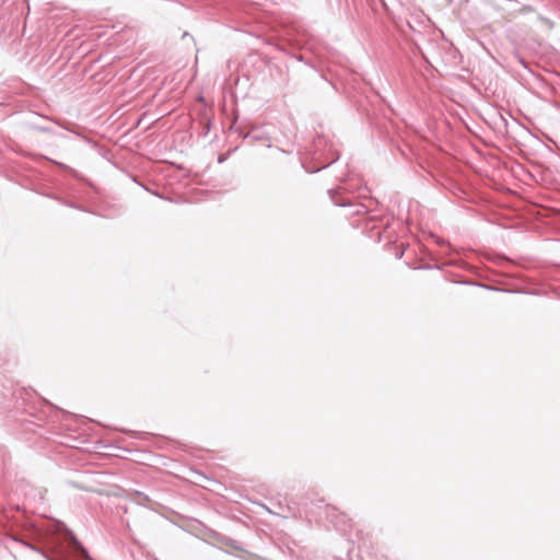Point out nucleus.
<instances>
[{
    "label": "nucleus",
    "instance_id": "nucleus-1",
    "mask_svg": "<svg viewBox=\"0 0 560 560\" xmlns=\"http://www.w3.org/2000/svg\"><path fill=\"white\" fill-rule=\"evenodd\" d=\"M75 544L78 545V547H79V549H80L81 553H82L84 557L89 558L88 551H86V550H85V549H84V548H83L79 542H77V541H75Z\"/></svg>",
    "mask_w": 560,
    "mask_h": 560
}]
</instances>
